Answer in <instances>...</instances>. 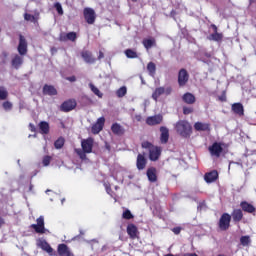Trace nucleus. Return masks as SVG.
<instances>
[{"label":"nucleus","instance_id":"nucleus-34","mask_svg":"<svg viewBox=\"0 0 256 256\" xmlns=\"http://www.w3.org/2000/svg\"><path fill=\"white\" fill-rule=\"evenodd\" d=\"M7 97H9V91L4 86H0V101H6Z\"/></svg>","mask_w":256,"mask_h":256},{"label":"nucleus","instance_id":"nucleus-21","mask_svg":"<svg viewBox=\"0 0 256 256\" xmlns=\"http://www.w3.org/2000/svg\"><path fill=\"white\" fill-rule=\"evenodd\" d=\"M111 131L114 135H125V128H123L119 123H114L111 126Z\"/></svg>","mask_w":256,"mask_h":256},{"label":"nucleus","instance_id":"nucleus-15","mask_svg":"<svg viewBox=\"0 0 256 256\" xmlns=\"http://www.w3.org/2000/svg\"><path fill=\"white\" fill-rule=\"evenodd\" d=\"M147 166V159L143 154H138L137 161H136V167L139 171H143L145 167Z\"/></svg>","mask_w":256,"mask_h":256},{"label":"nucleus","instance_id":"nucleus-13","mask_svg":"<svg viewBox=\"0 0 256 256\" xmlns=\"http://www.w3.org/2000/svg\"><path fill=\"white\" fill-rule=\"evenodd\" d=\"M161 157V147L154 146L150 148L149 159L150 161H157Z\"/></svg>","mask_w":256,"mask_h":256},{"label":"nucleus","instance_id":"nucleus-36","mask_svg":"<svg viewBox=\"0 0 256 256\" xmlns=\"http://www.w3.org/2000/svg\"><path fill=\"white\" fill-rule=\"evenodd\" d=\"M63 145H65V139L63 137L58 138L54 142L55 149H63Z\"/></svg>","mask_w":256,"mask_h":256},{"label":"nucleus","instance_id":"nucleus-60","mask_svg":"<svg viewBox=\"0 0 256 256\" xmlns=\"http://www.w3.org/2000/svg\"><path fill=\"white\" fill-rule=\"evenodd\" d=\"M4 224H5V220H3V218L0 217V227H3Z\"/></svg>","mask_w":256,"mask_h":256},{"label":"nucleus","instance_id":"nucleus-5","mask_svg":"<svg viewBox=\"0 0 256 256\" xmlns=\"http://www.w3.org/2000/svg\"><path fill=\"white\" fill-rule=\"evenodd\" d=\"M17 51L19 55H24V56L27 55L28 44H27V39H25V36L23 35L19 36Z\"/></svg>","mask_w":256,"mask_h":256},{"label":"nucleus","instance_id":"nucleus-62","mask_svg":"<svg viewBox=\"0 0 256 256\" xmlns=\"http://www.w3.org/2000/svg\"><path fill=\"white\" fill-rule=\"evenodd\" d=\"M140 79H141V83H142V85H145V80L143 79V77H142V76H140Z\"/></svg>","mask_w":256,"mask_h":256},{"label":"nucleus","instance_id":"nucleus-12","mask_svg":"<svg viewBox=\"0 0 256 256\" xmlns=\"http://www.w3.org/2000/svg\"><path fill=\"white\" fill-rule=\"evenodd\" d=\"M105 125V117L98 118L97 122L92 126V133L97 135L103 131Z\"/></svg>","mask_w":256,"mask_h":256},{"label":"nucleus","instance_id":"nucleus-53","mask_svg":"<svg viewBox=\"0 0 256 256\" xmlns=\"http://www.w3.org/2000/svg\"><path fill=\"white\" fill-rule=\"evenodd\" d=\"M238 165L239 167H241V169H243V164L239 163V162H230L229 164V169H231V165Z\"/></svg>","mask_w":256,"mask_h":256},{"label":"nucleus","instance_id":"nucleus-50","mask_svg":"<svg viewBox=\"0 0 256 256\" xmlns=\"http://www.w3.org/2000/svg\"><path fill=\"white\" fill-rule=\"evenodd\" d=\"M183 113H184V115H190V113H193V108L183 107Z\"/></svg>","mask_w":256,"mask_h":256},{"label":"nucleus","instance_id":"nucleus-3","mask_svg":"<svg viewBox=\"0 0 256 256\" xmlns=\"http://www.w3.org/2000/svg\"><path fill=\"white\" fill-rule=\"evenodd\" d=\"M173 92V88L171 87H158L154 90L153 94H152V99H154V101H158V99L161 97V95H171V93Z\"/></svg>","mask_w":256,"mask_h":256},{"label":"nucleus","instance_id":"nucleus-33","mask_svg":"<svg viewBox=\"0 0 256 256\" xmlns=\"http://www.w3.org/2000/svg\"><path fill=\"white\" fill-rule=\"evenodd\" d=\"M209 39L210 41H216L217 43H219V41H223V34L219 32H214L210 35Z\"/></svg>","mask_w":256,"mask_h":256},{"label":"nucleus","instance_id":"nucleus-1","mask_svg":"<svg viewBox=\"0 0 256 256\" xmlns=\"http://www.w3.org/2000/svg\"><path fill=\"white\" fill-rule=\"evenodd\" d=\"M175 129L181 137L184 139H189L191 137L192 128L191 124L186 120H180L175 124Z\"/></svg>","mask_w":256,"mask_h":256},{"label":"nucleus","instance_id":"nucleus-42","mask_svg":"<svg viewBox=\"0 0 256 256\" xmlns=\"http://www.w3.org/2000/svg\"><path fill=\"white\" fill-rule=\"evenodd\" d=\"M2 107L5 111H11V109H13V103H11L10 101H5L2 104Z\"/></svg>","mask_w":256,"mask_h":256},{"label":"nucleus","instance_id":"nucleus-41","mask_svg":"<svg viewBox=\"0 0 256 256\" xmlns=\"http://www.w3.org/2000/svg\"><path fill=\"white\" fill-rule=\"evenodd\" d=\"M75 153L80 157V159H87V152L84 149H75Z\"/></svg>","mask_w":256,"mask_h":256},{"label":"nucleus","instance_id":"nucleus-48","mask_svg":"<svg viewBox=\"0 0 256 256\" xmlns=\"http://www.w3.org/2000/svg\"><path fill=\"white\" fill-rule=\"evenodd\" d=\"M142 147L143 149H149V151H151V147H155V146H153V144H151L150 142L145 141L142 143Z\"/></svg>","mask_w":256,"mask_h":256},{"label":"nucleus","instance_id":"nucleus-31","mask_svg":"<svg viewBox=\"0 0 256 256\" xmlns=\"http://www.w3.org/2000/svg\"><path fill=\"white\" fill-rule=\"evenodd\" d=\"M147 71L150 75V77H155V73L157 71V66L153 62H149L147 65Z\"/></svg>","mask_w":256,"mask_h":256},{"label":"nucleus","instance_id":"nucleus-2","mask_svg":"<svg viewBox=\"0 0 256 256\" xmlns=\"http://www.w3.org/2000/svg\"><path fill=\"white\" fill-rule=\"evenodd\" d=\"M37 224H32L30 227L34 229L36 233H40L41 235H44L45 233H50L48 229L45 228V217L40 216L36 220Z\"/></svg>","mask_w":256,"mask_h":256},{"label":"nucleus","instance_id":"nucleus-37","mask_svg":"<svg viewBox=\"0 0 256 256\" xmlns=\"http://www.w3.org/2000/svg\"><path fill=\"white\" fill-rule=\"evenodd\" d=\"M125 55L128 59H137V52L133 51L132 49H127L125 51Z\"/></svg>","mask_w":256,"mask_h":256},{"label":"nucleus","instance_id":"nucleus-59","mask_svg":"<svg viewBox=\"0 0 256 256\" xmlns=\"http://www.w3.org/2000/svg\"><path fill=\"white\" fill-rule=\"evenodd\" d=\"M211 27H212L214 33H217V26L215 24H212Z\"/></svg>","mask_w":256,"mask_h":256},{"label":"nucleus","instance_id":"nucleus-63","mask_svg":"<svg viewBox=\"0 0 256 256\" xmlns=\"http://www.w3.org/2000/svg\"><path fill=\"white\" fill-rule=\"evenodd\" d=\"M28 137H29V139H30V137H37V134H34V135L30 134Z\"/></svg>","mask_w":256,"mask_h":256},{"label":"nucleus","instance_id":"nucleus-46","mask_svg":"<svg viewBox=\"0 0 256 256\" xmlns=\"http://www.w3.org/2000/svg\"><path fill=\"white\" fill-rule=\"evenodd\" d=\"M54 7H55L58 15H63V7L61 6V3H59V2L55 3Z\"/></svg>","mask_w":256,"mask_h":256},{"label":"nucleus","instance_id":"nucleus-49","mask_svg":"<svg viewBox=\"0 0 256 256\" xmlns=\"http://www.w3.org/2000/svg\"><path fill=\"white\" fill-rule=\"evenodd\" d=\"M59 41H62V42L68 41L67 33L65 32L60 33Z\"/></svg>","mask_w":256,"mask_h":256},{"label":"nucleus","instance_id":"nucleus-22","mask_svg":"<svg viewBox=\"0 0 256 256\" xmlns=\"http://www.w3.org/2000/svg\"><path fill=\"white\" fill-rule=\"evenodd\" d=\"M163 121V116L161 115H156L152 117H148L146 120L147 125H159Z\"/></svg>","mask_w":256,"mask_h":256},{"label":"nucleus","instance_id":"nucleus-30","mask_svg":"<svg viewBox=\"0 0 256 256\" xmlns=\"http://www.w3.org/2000/svg\"><path fill=\"white\" fill-rule=\"evenodd\" d=\"M39 129H40V133H42V135H48V133H49V124L45 121H41L39 123Z\"/></svg>","mask_w":256,"mask_h":256},{"label":"nucleus","instance_id":"nucleus-55","mask_svg":"<svg viewBox=\"0 0 256 256\" xmlns=\"http://www.w3.org/2000/svg\"><path fill=\"white\" fill-rule=\"evenodd\" d=\"M202 209H205V203L203 202L198 205V211H202Z\"/></svg>","mask_w":256,"mask_h":256},{"label":"nucleus","instance_id":"nucleus-18","mask_svg":"<svg viewBox=\"0 0 256 256\" xmlns=\"http://www.w3.org/2000/svg\"><path fill=\"white\" fill-rule=\"evenodd\" d=\"M81 57L84 59L85 63L93 64L95 63V58L93 57V54L89 52V50H83L81 52Z\"/></svg>","mask_w":256,"mask_h":256},{"label":"nucleus","instance_id":"nucleus-20","mask_svg":"<svg viewBox=\"0 0 256 256\" xmlns=\"http://www.w3.org/2000/svg\"><path fill=\"white\" fill-rule=\"evenodd\" d=\"M38 246H40L41 249L43 251H46V253H48L49 255H53V248L45 240L43 239L38 240Z\"/></svg>","mask_w":256,"mask_h":256},{"label":"nucleus","instance_id":"nucleus-11","mask_svg":"<svg viewBox=\"0 0 256 256\" xmlns=\"http://www.w3.org/2000/svg\"><path fill=\"white\" fill-rule=\"evenodd\" d=\"M75 107H77V102L73 99H70L68 101H65L60 109L61 111H64V113H69V111H73V109H75Z\"/></svg>","mask_w":256,"mask_h":256},{"label":"nucleus","instance_id":"nucleus-44","mask_svg":"<svg viewBox=\"0 0 256 256\" xmlns=\"http://www.w3.org/2000/svg\"><path fill=\"white\" fill-rule=\"evenodd\" d=\"M68 41H76L77 40V33L69 32L67 33Z\"/></svg>","mask_w":256,"mask_h":256},{"label":"nucleus","instance_id":"nucleus-45","mask_svg":"<svg viewBox=\"0 0 256 256\" xmlns=\"http://www.w3.org/2000/svg\"><path fill=\"white\" fill-rule=\"evenodd\" d=\"M42 163H43L44 167H49V165L51 163V156H44Z\"/></svg>","mask_w":256,"mask_h":256},{"label":"nucleus","instance_id":"nucleus-8","mask_svg":"<svg viewBox=\"0 0 256 256\" xmlns=\"http://www.w3.org/2000/svg\"><path fill=\"white\" fill-rule=\"evenodd\" d=\"M83 13L86 23H88V25H93L96 19L95 10L92 8H85Z\"/></svg>","mask_w":256,"mask_h":256},{"label":"nucleus","instance_id":"nucleus-10","mask_svg":"<svg viewBox=\"0 0 256 256\" xmlns=\"http://www.w3.org/2000/svg\"><path fill=\"white\" fill-rule=\"evenodd\" d=\"M189 81V73L185 69H181L178 73L179 87H185Z\"/></svg>","mask_w":256,"mask_h":256},{"label":"nucleus","instance_id":"nucleus-38","mask_svg":"<svg viewBox=\"0 0 256 256\" xmlns=\"http://www.w3.org/2000/svg\"><path fill=\"white\" fill-rule=\"evenodd\" d=\"M116 95H117V97H119V98L125 97V95H127V87H125V86L120 87V88L116 91Z\"/></svg>","mask_w":256,"mask_h":256},{"label":"nucleus","instance_id":"nucleus-43","mask_svg":"<svg viewBox=\"0 0 256 256\" xmlns=\"http://www.w3.org/2000/svg\"><path fill=\"white\" fill-rule=\"evenodd\" d=\"M123 219H133V214L131 213V210L127 209L122 214Z\"/></svg>","mask_w":256,"mask_h":256},{"label":"nucleus","instance_id":"nucleus-19","mask_svg":"<svg viewBox=\"0 0 256 256\" xmlns=\"http://www.w3.org/2000/svg\"><path fill=\"white\" fill-rule=\"evenodd\" d=\"M217 177H219V173L214 170L205 174L204 181H206V183H213L217 181Z\"/></svg>","mask_w":256,"mask_h":256},{"label":"nucleus","instance_id":"nucleus-57","mask_svg":"<svg viewBox=\"0 0 256 256\" xmlns=\"http://www.w3.org/2000/svg\"><path fill=\"white\" fill-rule=\"evenodd\" d=\"M135 119L139 122L141 121L142 117H141V114H136L135 115Z\"/></svg>","mask_w":256,"mask_h":256},{"label":"nucleus","instance_id":"nucleus-4","mask_svg":"<svg viewBox=\"0 0 256 256\" xmlns=\"http://www.w3.org/2000/svg\"><path fill=\"white\" fill-rule=\"evenodd\" d=\"M25 56L21 54H13L11 59V65L13 69H21L23 63H25Z\"/></svg>","mask_w":256,"mask_h":256},{"label":"nucleus","instance_id":"nucleus-28","mask_svg":"<svg viewBox=\"0 0 256 256\" xmlns=\"http://www.w3.org/2000/svg\"><path fill=\"white\" fill-rule=\"evenodd\" d=\"M232 219L236 223H239V221H241V219H243V211H241V209L234 210L232 213Z\"/></svg>","mask_w":256,"mask_h":256},{"label":"nucleus","instance_id":"nucleus-24","mask_svg":"<svg viewBox=\"0 0 256 256\" xmlns=\"http://www.w3.org/2000/svg\"><path fill=\"white\" fill-rule=\"evenodd\" d=\"M182 100L184 103H187V105H193V103H195V95L187 92L183 95Z\"/></svg>","mask_w":256,"mask_h":256},{"label":"nucleus","instance_id":"nucleus-16","mask_svg":"<svg viewBox=\"0 0 256 256\" xmlns=\"http://www.w3.org/2000/svg\"><path fill=\"white\" fill-rule=\"evenodd\" d=\"M58 254L60 256H74L67 244L58 245Z\"/></svg>","mask_w":256,"mask_h":256},{"label":"nucleus","instance_id":"nucleus-6","mask_svg":"<svg viewBox=\"0 0 256 256\" xmlns=\"http://www.w3.org/2000/svg\"><path fill=\"white\" fill-rule=\"evenodd\" d=\"M231 225V215L224 213L219 220V227L222 231H227Z\"/></svg>","mask_w":256,"mask_h":256},{"label":"nucleus","instance_id":"nucleus-25","mask_svg":"<svg viewBox=\"0 0 256 256\" xmlns=\"http://www.w3.org/2000/svg\"><path fill=\"white\" fill-rule=\"evenodd\" d=\"M43 93L44 95H50V96L57 95V89H55V87L51 85H44Z\"/></svg>","mask_w":256,"mask_h":256},{"label":"nucleus","instance_id":"nucleus-54","mask_svg":"<svg viewBox=\"0 0 256 256\" xmlns=\"http://www.w3.org/2000/svg\"><path fill=\"white\" fill-rule=\"evenodd\" d=\"M29 130L32 131V133H35V131L37 130V128H35V126H34L32 123H30V124H29Z\"/></svg>","mask_w":256,"mask_h":256},{"label":"nucleus","instance_id":"nucleus-29","mask_svg":"<svg viewBox=\"0 0 256 256\" xmlns=\"http://www.w3.org/2000/svg\"><path fill=\"white\" fill-rule=\"evenodd\" d=\"M145 49H147V51H149V49H151L154 45H155V38H145L142 41Z\"/></svg>","mask_w":256,"mask_h":256},{"label":"nucleus","instance_id":"nucleus-32","mask_svg":"<svg viewBox=\"0 0 256 256\" xmlns=\"http://www.w3.org/2000/svg\"><path fill=\"white\" fill-rule=\"evenodd\" d=\"M232 111L236 113L237 115H243V104L241 103H235L232 105Z\"/></svg>","mask_w":256,"mask_h":256},{"label":"nucleus","instance_id":"nucleus-61","mask_svg":"<svg viewBox=\"0 0 256 256\" xmlns=\"http://www.w3.org/2000/svg\"><path fill=\"white\" fill-rule=\"evenodd\" d=\"M183 256H198V255L195 253H187V254H184Z\"/></svg>","mask_w":256,"mask_h":256},{"label":"nucleus","instance_id":"nucleus-56","mask_svg":"<svg viewBox=\"0 0 256 256\" xmlns=\"http://www.w3.org/2000/svg\"><path fill=\"white\" fill-rule=\"evenodd\" d=\"M106 187V193H108V195H111V187H109V185L105 184Z\"/></svg>","mask_w":256,"mask_h":256},{"label":"nucleus","instance_id":"nucleus-40","mask_svg":"<svg viewBox=\"0 0 256 256\" xmlns=\"http://www.w3.org/2000/svg\"><path fill=\"white\" fill-rule=\"evenodd\" d=\"M240 243H241V245H243V247H247V245H249V243H251V238L249 236H242L240 238Z\"/></svg>","mask_w":256,"mask_h":256},{"label":"nucleus","instance_id":"nucleus-26","mask_svg":"<svg viewBox=\"0 0 256 256\" xmlns=\"http://www.w3.org/2000/svg\"><path fill=\"white\" fill-rule=\"evenodd\" d=\"M240 206L246 213H255V206L248 202H241Z\"/></svg>","mask_w":256,"mask_h":256},{"label":"nucleus","instance_id":"nucleus-9","mask_svg":"<svg viewBox=\"0 0 256 256\" xmlns=\"http://www.w3.org/2000/svg\"><path fill=\"white\" fill-rule=\"evenodd\" d=\"M95 141L93 138H87L81 140V147L84 150V153H93V145Z\"/></svg>","mask_w":256,"mask_h":256},{"label":"nucleus","instance_id":"nucleus-35","mask_svg":"<svg viewBox=\"0 0 256 256\" xmlns=\"http://www.w3.org/2000/svg\"><path fill=\"white\" fill-rule=\"evenodd\" d=\"M89 87L92 91V93H94V95H96L97 97H99V99L103 98V93H101V91L99 90V88H97L95 85H93V83L89 84Z\"/></svg>","mask_w":256,"mask_h":256},{"label":"nucleus","instance_id":"nucleus-7","mask_svg":"<svg viewBox=\"0 0 256 256\" xmlns=\"http://www.w3.org/2000/svg\"><path fill=\"white\" fill-rule=\"evenodd\" d=\"M210 155L212 157H221V153H223V146H221V143L214 142L209 148H208Z\"/></svg>","mask_w":256,"mask_h":256},{"label":"nucleus","instance_id":"nucleus-27","mask_svg":"<svg viewBox=\"0 0 256 256\" xmlns=\"http://www.w3.org/2000/svg\"><path fill=\"white\" fill-rule=\"evenodd\" d=\"M127 233L131 237V239H135L137 237V226L134 224H129L127 226Z\"/></svg>","mask_w":256,"mask_h":256},{"label":"nucleus","instance_id":"nucleus-58","mask_svg":"<svg viewBox=\"0 0 256 256\" xmlns=\"http://www.w3.org/2000/svg\"><path fill=\"white\" fill-rule=\"evenodd\" d=\"M103 57H105V55L103 54V52H99L98 59L101 60V59H103Z\"/></svg>","mask_w":256,"mask_h":256},{"label":"nucleus","instance_id":"nucleus-14","mask_svg":"<svg viewBox=\"0 0 256 256\" xmlns=\"http://www.w3.org/2000/svg\"><path fill=\"white\" fill-rule=\"evenodd\" d=\"M160 143L165 145L169 141V129L165 126L160 127Z\"/></svg>","mask_w":256,"mask_h":256},{"label":"nucleus","instance_id":"nucleus-52","mask_svg":"<svg viewBox=\"0 0 256 256\" xmlns=\"http://www.w3.org/2000/svg\"><path fill=\"white\" fill-rule=\"evenodd\" d=\"M67 81H70V83H75L77 81V78L75 76H70L66 78Z\"/></svg>","mask_w":256,"mask_h":256},{"label":"nucleus","instance_id":"nucleus-64","mask_svg":"<svg viewBox=\"0 0 256 256\" xmlns=\"http://www.w3.org/2000/svg\"><path fill=\"white\" fill-rule=\"evenodd\" d=\"M61 203H62V205H63V203H65V198H63V199L61 200Z\"/></svg>","mask_w":256,"mask_h":256},{"label":"nucleus","instance_id":"nucleus-51","mask_svg":"<svg viewBox=\"0 0 256 256\" xmlns=\"http://www.w3.org/2000/svg\"><path fill=\"white\" fill-rule=\"evenodd\" d=\"M172 231L175 235H179V233H181V227H175L172 229Z\"/></svg>","mask_w":256,"mask_h":256},{"label":"nucleus","instance_id":"nucleus-23","mask_svg":"<svg viewBox=\"0 0 256 256\" xmlns=\"http://www.w3.org/2000/svg\"><path fill=\"white\" fill-rule=\"evenodd\" d=\"M146 175L148 177V181H150L151 183H155V181H157V169L149 168Z\"/></svg>","mask_w":256,"mask_h":256},{"label":"nucleus","instance_id":"nucleus-47","mask_svg":"<svg viewBox=\"0 0 256 256\" xmlns=\"http://www.w3.org/2000/svg\"><path fill=\"white\" fill-rule=\"evenodd\" d=\"M1 57H2L3 63H7V61L9 60V52L3 51L1 54Z\"/></svg>","mask_w":256,"mask_h":256},{"label":"nucleus","instance_id":"nucleus-39","mask_svg":"<svg viewBox=\"0 0 256 256\" xmlns=\"http://www.w3.org/2000/svg\"><path fill=\"white\" fill-rule=\"evenodd\" d=\"M24 19H25V21H30L31 23H37L39 18L37 16L26 13L24 15Z\"/></svg>","mask_w":256,"mask_h":256},{"label":"nucleus","instance_id":"nucleus-17","mask_svg":"<svg viewBox=\"0 0 256 256\" xmlns=\"http://www.w3.org/2000/svg\"><path fill=\"white\" fill-rule=\"evenodd\" d=\"M194 129L195 131H211V124L207 122H196Z\"/></svg>","mask_w":256,"mask_h":256}]
</instances>
